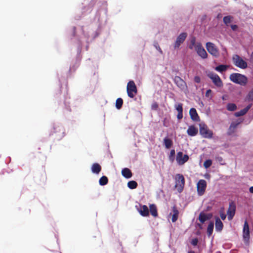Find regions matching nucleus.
Returning <instances> with one entry per match:
<instances>
[{"mask_svg": "<svg viewBox=\"0 0 253 253\" xmlns=\"http://www.w3.org/2000/svg\"><path fill=\"white\" fill-rule=\"evenodd\" d=\"M237 108V105L234 103H228L226 105V109L229 111H234Z\"/></svg>", "mask_w": 253, "mask_h": 253, "instance_id": "4c0bfd02", "label": "nucleus"}, {"mask_svg": "<svg viewBox=\"0 0 253 253\" xmlns=\"http://www.w3.org/2000/svg\"><path fill=\"white\" fill-rule=\"evenodd\" d=\"M236 210V205L235 202L231 201L229 202V208L227 211V215L228 220L230 221L233 219Z\"/></svg>", "mask_w": 253, "mask_h": 253, "instance_id": "2eb2a0df", "label": "nucleus"}, {"mask_svg": "<svg viewBox=\"0 0 253 253\" xmlns=\"http://www.w3.org/2000/svg\"><path fill=\"white\" fill-rule=\"evenodd\" d=\"M71 40L77 42V51L75 58L73 59L70 63L69 73L67 74V78L70 76L72 73L74 72L79 67L82 58L81 52L83 47V42L77 34L76 27L75 26H73L72 29Z\"/></svg>", "mask_w": 253, "mask_h": 253, "instance_id": "f257e3e1", "label": "nucleus"}, {"mask_svg": "<svg viewBox=\"0 0 253 253\" xmlns=\"http://www.w3.org/2000/svg\"><path fill=\"white\" fill-rule=\"evenodd\" d=\"M214 228V222L211 221L207 227V235L209 237H210L212 234Z\"/></svg>", "mask_w": 253, "mask_h": 253, "instance_id": "473e14b6", "label": "nucleus"}, {"mask_svg": "<svg viewBox=\"0 0 253 253\" xmlns=\"http://www.w3.org/2000/svg\"><path fill=\"white\" fill-rule=\"evenodd\" d=\"M187 134L191 137L197 135L198 133V128L194 125L189 126L186 131Z\"/></svg>", "mask_w": 253, "mask_h": 253, "instance_id": "412c9836", "label": "nucleus"}, {"mask_svg": "<svg viewBox=\"0 0 253 253\" xmlns=\"http://www.w3.org/2000/svg\"><path fill=\"white\" fill-rule=\"evenodd\" d=\"M123 104V99L120 97L118 98L116 101V104H115L116 108L117 109L119 110L122 107Z\"/></svg>", "mask_w": 253, "mask_h": 253, "instance_id": "58836bf2", "label": "nucleus"}, {"mask_svg": "<svg viewBox=\"0 0 253 253\" xmlns=\"http://www.w3.org/2000/svg\"><path fill=\"white\" fill-rule=\"evenodd\" d=\"M207 186V181L204 179H200L196 184L197 194L199 196L203 195Z\"/></svg>", "mask_w": 253, "mask_h": 253, "instance_id": "ddd939ff", "label": "nucleus"}, {"mask_svg": "<svg viewBox=\"0 0 253 253\" xmlns=\"http://www.w3.org/2000/svg\"><path fill=\"white\" fill-rule=\"evenodd\" d=\"M211 209V207H210V206H208L207 207V210H208L210 211Z\"/></svg>", "mask_w": 253, "mask_h": 253, "instance_id": "e2e57ef3", "label": "nucleus"}, {"mask_svg": "<svg viewBox=\"0 0 253 253\" xmlns=\"http://www.w3.org/2000/svg\"><path fill=\"white\" fill-rule=\"evenodd\" d=\"M97 0H91L87 6H84L82 8V15H85V12L89 13Z\"/></svg>", "mask_w": 253, "mask_h": 253, "instance_id": "4be33fe9", "label": "nucleus"}, {"mask_svg": "<svg viewBox=\"0 0 253 253\" xmlns=\"http://www.w3.org/2000/svg\"><path fill=\"white\" fill-rule=\"evenodd\" d=\"M201 105H202V106H204V104L202 101L201 102Z\"/></svg>", "mask_w": 253, "mask_h": 253, "instance_id": "774afa93", "label": "nucleus"}, {"mask_svg": "<svg viewBox=\"0 0 253 253\" xmlns=\"http://www.w3.org/2000/svg\"><path fill=\"white\" fill-rule=\"evenodd\" d=\"M189 159V157L188 154L183 155L182 151L177 152L175 159L178 165H183L188 161Z\"/></svg>", "mask_w": 253, "mask_h": 253, "instance_id": "dca6fc26", "label": "nucleus"}, {"mask_svg": "<svg viewBox=\"0 0 253 253\" xmlns=\"http://www.w3.org/2000/svg\"><path fill=\"white\" fill-rule=\"evenodd\" d=\"M102 7L98 9L94 16V19L97 20L98 26L97 30L92 35V39L94 40L99 36L101 32V27L103 25L106 24L107 21V9L106 7V2L101 1Z\"/></svg>", "mask_w": 253, "mask_h": 253, "instance_id": "f03ea898", "label": "nucleus"}, {"mask_svg": "<svg viewBox=\"0 0 253 253\" xmlns=\"http://www.w3.org/2000/svg\"><path fill=\"white\" fill-rule=\"evenodd\" d=\"M198 42H196V38L195 36H191L187 44V47L189 49L193 50L194 49L195 50V46L197 45Z\"/></svg>", "mask_w": 253, "mask_h": 253, "instance_id": "393cba45", "label": "nucleus"}, {"mask_svg": "<svg viewBox=\"0 0 253 253\" xmlns=\"http://www.w3.org/2000/svg\"><path fill=\"white\" fill-rule=\"evenodd\" d=\"M83 27H84L83 26H82L80 30H81V31H82V32L83 33V34H84V30H83Z\"/></svg>", "mask_w": 253, "mask_h": 253, "instance_id": "680f3d73", "label": "nucleus"}, {"mask_svg": "<svg viewBox=\"0 0 253 253\" xmlns=\"http://www.w3.org/2000/svg\"><path fill=\"white\" fill-rule=\"evenodd\" d=\"M188 253H195V252L191 250V251H189L188 252Z\"/></svg>", "mask_w": 253, "mask_h": 253, "instance_id": "69168bd1", "label": "nucleus"}, {"mask_svg": "<svg viewBox=\"0 0 253 253\" xmlns=\"http://www.w3.org/2000/svg\"><path fill=\"white\" fill-rule=\"evenodd\" d=\"M234 132H235V129L232 128V127H230V126H229V127L227 130V134L228 136H230V135H232Z\"/></svg>", "mask_w": 253, "mask_h": 253, "instance_id": "09e8293b", "label": "nucleus"}, {"mask_svg": "<svg viewBox=\"0 0 253 253\" xmlns=\"http://www.w3.org/2000/svg\"><path fill=\"white\" fill-rule=\"evenodd\" d=\"M200 134L205 138L211 139L213 137V132L210 130L205 123L199 124Z\"/></svg>", "mask_w": 253, "mask_h": 253, "instance_id": "39448f33", "label": "nucleus"}, {"mask_svg": "<svg viewBox=\"0 0 253 253\" xmlns=\"http://www.w3.org/2000/svg\"><path fill=\"white\" fill-rule=\"evenodd\" d=\"M126 91L127 95L130 98H133L135 93L137 92L136 86L135 83L132 80H130L127 84Z\"/></svg>", "mask_w": 253, "mask_h": 253, "instance_id": "4468645a", "label": "nucleus"}, {"mask_svg": "<svg viewBox=\"0 0 253 253\" xmlns=\"http://www.w3.org/2000/svg\"><path fill=\"white\" fill-rule=\"evenodd\" d=\"M163 126L165 127H167L169 126V122L166 118H164L163 120Z\"/></svg>", "mask_w": 253, "mask_h": 253, "instance_id": "603ef678", "label": "nucleus"}, {"mask_svg": "<svg viewBox=\"0 0 253 253\" xmlns=\"http://www.w3.org/2000/svg\"><path fill=\"white\" fill-rule=\"evenodd\" d=\"M247 113L245 111V110L244 109H241L240 111L236 112L234 113V116L236 117H239L240 116H243L245 114H246Z\"/></svg>", "mask_w": 253, "mask_h": 253, "instance_id": "37998d69", "label": "nucleus"}, {"mask_svg": "<svg viewBox=\"0 0 253 253\" xmlns=\"http://www.w3.org/2000/svg\"><path fill=\"white\" fill-rule=\"evenodd\" d=\"M214 219L215 231L217 232H220L223 230V224L219 217L215 216Z\"/></svg>", "mask_w": 253, "mask_h": 253, "instance_id": "5701e85b", "label": "nucleus"}, {"mask_svg": "<svg viewBox=\"0 0 253 253\" xmlns=\"http://www.w3.org/2000/svg\"><path fill=\"white\" fill-rule=\"evenodd\" d=\"M245 101L247 102H253V88L251 89L245 97Z\"/></svg>", "mask_w": 253, "mask_h": 253, "instance_id": "f704fd0d", "label": "nucleus"}, {"mask_svg": "<svg viewBox=\"0 0 253 253\" xmlns=\"http://www.w3.org/2000/svg\"><path fill=\"white\" fill-rule=\"evenodd\" d=\"M194 81L198 84H200L201 82V77L199 76H195L194 78Z\"/></svg>", "mask_w": 253, "mask_h": 253, "instance_id": "3c124183", "label": "nucleus"}, {"mask_svg": "<svg viewBox=\"0 0 253 253\" xmlns=\"http://www.w3.org/2000/svg\"><path fill=\"white\" fill-rule=\"evenodd\" d=\"M211 93L212 90L211 89H207L205 93V96L207 97H209Z\"/></svg>", "mask_w": 253, "mask_h": 253, "instance_id": "864d4df0", "label": "nucleus"}, {"mask_svg": "<svg viewBox=\"0 0 253 253\" xmlns=\"http://www.w3.org/2000/svg\"><path fill=\"white\" fill-rule=\"evenodd\" d=\"M62 79L58 77V81L60 85V89L57 91V92L55 94V98L57 100L59 105L62 107L64 108L69 111H71L70 106L69 105L70 98L68 97L67 95H66L65 93L62 94L61 92L62 87Z\"/></svg>", "mask_w": 253, "mask_h": 253, "instance_id": "7ed1b4c3", "label": "nucleus"}, {"mask_svg": "<svg viewBox=\"0 0 253 253\" xmlns=\"http://www.w3.org/2000/svg\"><path fill=\"white\" fill-rule=\"evenodd\" d=\"M197 226L200 229H202V228H203V226L201 224H199V223H198L197 224Z\"/></svg>", "mask_w": 253, "mask_h": 253, "instance_id": "052dcab7", "label": "nucleus"}, {"mask_svg": "<svg viewBox=\"0 0 253 253\" xmlns=\"http://www.w3.org/2000/svg\"><path fill=\"white\" fill-rule=\"evenodd\" d=\"M228 67V66L224 64H219L218 66H216L215 68V70L219 73H222L224 71H225Z\"/></svg>", "mask_w": 253, "mask_h": 253, "instance_id": "72a5a7b5", "label": "nucleus"}, {"mask_svg": "<svg viewBox=\"0 0 253 253\" xmlns=\"http://www.w3.org/2000/svg\"><path fill=\"white\" fill-rule=\"evenodd\" d=\"M187 37V34L185 32H181L176 38L174 44L175 49H179L180 45L183 43Z\"/></svg>", "mask_w": 253, "mask_h": 253, "instance_id": "f3484780", "label": "nucleus"}, {"mask_svg": "<svg viewBox=\"0 0 253 253\" xmlns=\"http://www.w3.org/2000/svg\"><path fill=\"white\" fill-rule=\"evenodd\" d=\"M175 151L174 149H172L170 151V153L169 155V161L170 162L173 163L175 160Z\"/></svg>", "mask_w": 253, "mask_h": 253, "instance_id": "ea45409f", "label": "nucleus"}, {"mask_svg": "<svg viewBox=\"0 0 253 253\" xmlns=\"http://www.w3.org/2000/svg\"><path fill=\"white\" fill-rule=\"evenodd\" d=\"M231 28L233 31H236L238 28V26L236 24H232L231 25Z\"/></svg>", "mask_w": 253, "mask_h": 253, "instance_id": "6e6d98bb", "label": "nucleus"}, {"mask_svg": "<svg viewBox=\"0 0 253 253\" xmlns=\"http://www.w3.org/2000/svg\"><path fill=\"white\" fill-rule=\"evenodd\" d=\"M89 47V45L87 44L86 45V47H85V48H86V50H88V48Z\"/></svg>", "mask_w": 253, "mask_h": 253, "instance_id": "338daca9", "label": "nucleus"}, {"mask_svg": "<svg viewBox=\"0 0 253 253\" xmlns=\"http://www.w3.org/2000/svg\"><path fill=\"white\" fill-rule=\"evenodd\" d=\"M249 191L251 193L253 194V186L250 187Z\"/></svg>", "mask_w": 253, "mask_h": 253, "instance_id": "bf43d9fd", "label": "nucleus"}, {"mask_svg": "<svg viewBox=\"0 0 253 253\" xmlns=\"http://www.w3.org/2000/svg\"><path fill=\"white\" fill-rule=\"evenodd\" d=\"M229 79L233 83L241 86H246L248 82V78L246 75L238 73L231 74Z\"/></svg>", "mask_w": 253, "mask_h": 253, "instance_id": "20e7f679", "label": "nucleus"}, {"mask_svg": "<svg viewBox=\"0 0 253 253\" xmlns=\"http://www.w3.org/2000/svg\"><path fill=\"white\" fill-rule=\"evenodd\" d=\"M172 217H171V221L172 222H175L178 219V215H179V211L177 209L176 206L174 205L172 207Z\"/></svg>", "mask_w": 253, "mask_h": 253, "instance_id": "c85d7f7f", "label": "nucleus"}, {"mask_svg": "<svg viewBox=\"0 0 253 253\" xmlns=\"http://www.w3.org/2000/svg\"><path fill=\"white\" fill-rule=\"evenodd\" d=\"M252 103H250L249 104H248L247 106H246L245 108H244L243 109L244 110H245V111L246 113H247L248 112V111L251 109V108L252 107Z\"/></svg>", "mask_w": 253, "mask_h": 253, "instance_id": "5fc2aeb1", "label": "nucleus"}, {"mask_svg": "<svg viewBox=\"0 0 253 253\" xmlns=\"http://www.w3.org/2000/svg\"><path fill=\"white\" fill-rule=\"evenodd\" d=\"M94 91V87L93 86H90L86 89V93L87 95L92 94Z\"/></svg>", "mask_w": 253, "mask_h": 253, "instance_id": "c03bdc74", "label": "nucleus"}, {"mask_svg": "<svg viewBox=\"0 0 253 253\" xmlns=\"http://www.w3.org/2000/svg\"><path fill=\"white\" fill-rule=\"evenodd\" d=\"M158 108H159V105L157 102H155L152 103V104L151 105V109L152 110H157Z\"/></svg>", "mask_w": 253, "mask_h": 253, "instance_id": "8fccbe9b", "label": "nucleus"}, {"mask_svg": "<svg viewBox=\"0 0 253 253\" xmlns=\"http://www.w3.org/2000/svg\"><path fill=\"white\" fill-rule=\"evenodd\" d=\"M232 60L235 66L242 69H245L248 67L247 62L238 54H234Z\"/></svg>", "mask_w": 253, "mask_h": 253, "instance_id": "0eeeda50", "label": "nucleus"}, {"mask_svg": "<svg viewBox=\"0 0 253 253\" xmlns=\"http://www.w3.org/2000/svg\"><path fill=\"white\" fill-rule=\"evenodd\" d=\"M205 177L206 178V179H209L210 178H211V175L210 174H208V173H206L204 175Z\"/></svg>", "mask_w": 253, "mask_h": 253, "instance_id": "13d9d810", "label": "nucleus"}, {"mask_svg": "<svg viewBox=\"0 0 253 253\" xmlns=\"http://www.w3.org/2000/svg\"><path fill=\"white\" fill-rule=\"evenodd\" d=\"M215 160L216 162H219L220 165L224 166L226 165V163L224 162L223 159L221 156H216L215 157Z\"/></svg>", "mask_w": 253, "mask_h": 253, "instance_id": "79ce46f5", "label": "nucleus"}, {"mask_svg": "<svg viewBox=\"0 0 253 253\" xmlns=\"http://www.w3.org/2000/svg\"><path fill=\"white\" fill-rule=\"evenodd\" d=\"M250 233L249 225L247 220H246L243 225L242 237L244 243L247 246H249L250 245V240L251 238Z\"/></svg>", "mask_w": 253, "mask_h": 253, "instance_id": "423d86ee", "label": "nucleus"}, {"mask_svg": "<svg viewBox=\"0 0 253 253\" xmlns=\"http://www.w3.org/2000/svg\"><path fill=\"white\" fill-rule=\"evenodd\" d=\"M175 109L177 112V119L179 120L182 119L183 115V104L182 103H177L174 104Z\"/></svg>", "mask_w": 253, "mask_h": 253, "instance_id": "aec40b11", "label": "nucleus"}, {"mask_svg": "<svg viewBox=\"0 0 253 253\" xmlns=\"http://www.w3.org/2000/svg\"><path fill=\"white\" fill-rule=\"evenodd\" d=\"M108 183V178L105 175L102 176L99 179V184L101 186H105Z\"/></svg>", "mask_w": 253, "mask_h": 253, "instance_id": "c9c22d12", "label": "nucleus"}, {"mask_svg": "<svg viewBox=\"0 0 253 253\" xmlns=\"http://www.w3.org/2000/svg\"><path fill=\"white\" fill-rule=\"evenodd\" d=\"M53 133L56 134V138L58 140L62 139L65 135V132L62 126L59 124H54L53 130L51 131L50 135H53Z\"/></svg>", "mask_w": 253, "mask_h": 253, "instance_id": "9b49d317", "label": "nucleus"}, {"mask_svg": "<svg viewBox=\"0 0 253 253\" xmlns=\"http://www.w3.org/2000/svg\"><path fill=\"white\" fill-rule=\"evenodd\" d=\"M121 173L122 176L126 179H129L132 176V173L131 170L127 168L122 169Z\"/></svg>", "mask_w": 253, "mask_h": 253, "instance_id": "bb28decb", "label": "nucleus"}, {"mask_svg": "<svg viewBox=\"0 0 253 253\" xmlns=\"http://www.w3.org/2000/svg\"><path fill=\"white\" fill-rule=\"evenodd\" d=\"M219 215H220L221 219L222 220H224L226 218V216H227V214H226L224 213L223 209H221L219 211Z\"/></svg>", "mask_w": 253, "mask_h": 253, "instance_id": "a18cd8bd", "label": "nucleus"}, {"mask_svg": "<svg viewBox=\"0 0 253 253\" xmlns=\"http://www.w3.org/2000/svg\"><path fill=\"white\" fill-rule=\"evenodd\" d=\"M243 122V119L242 118H238L234 121H232L230 125V127L235 129L237 128L238 126Z\"/></svg>", "mask_w": 253, "mask_h": 253, "instance_id": "7c9ffc66", "label": "nucleus"}, {"mask_svg": "<svg viewBox=\"0 0 253 253\" xmlns=\"http://www.w3.org/2000/svg\"><path fill=\"white\" fill-rule=\"evenodd\" d=\"M195 51L196 52L197 55L201 58V59L204 60L208 58L209 55L201 42H197V45L195 46Z\"/></svg>", "mask_w": 253, "mask_h": 253, "instance_id": "f8f14e48", "label": "nucleus"}, {"mask_svg": "<svg viewBox=\"0 0 253 253\" xmlns=\"http://www.w3.org/2000/svg\"><path fill=\"white\" fill-rule=\"evenodd\" d=\"M207 76L212 82L213 84L217 87H221L223 86V83L219 76L216 73L209 71L207 73Z\"/></svg>", "mask_w": 253, "mask_h": 253, "instance_id": "1a4fd4ad", "label": "nucleus"}, {"mask_svg": "<svg viewBox=\"0 0 253 253\" xmlns=\"http://www.w3.org/2000/svg\"><path fill=\"white\" fill-rule=\"evenodd\" d=\"M251 59L253 60V52H252L251 53Z\"/></svg>", "mask_w": 253, "mask_h": 253, "instance_id": "0e129e2a", "label": "nucleus"}, {"mask_svg": "<svg viewBox=\"0 0 253 253\" xmlns=\"http://www.w3.org/2000/svg\"><path fill=\"white\" fill-rule=\"evenodd\" d=\"M136 208L141 216L143 217H148L149 216V209L146 205H140L138 208L136 206Z\"/></svg>", "mask_w": 253, "mask_h": 253, "instance_id": "a211bd4d", "label": "nucleus"}, {"mask_svg": "<svg viewBox=\"0 0 253 253\" xmlns=\"http://www.w3.org/2000/svg\"><path fill=\"white\" fill-rule=\"evenodd\" d=\"M149 211L151 214L154 217L158 216L157 206L154 204H152L149 205Z\"/></svg>", "mask_w": 253, "mask_h": 253, "instance_id": "c756f323", "label": "nucleus"}, {"mask_svg": "<svg viewBox=\"0 0 253 253\" xmlns=\"http://www.w3.org/2000/svg\"><path fill=\"white\" fill-rule=\"evenodd\" d=\"M101 166L98 163H93L91 167V171L92 173L98 174L101 171Z\"/></svg>", "mask_w": 253, "mask_h": 253, "instance_id": "a878e982", "label": "nucleus"}, {"mask_svg": "<svg viewBox=\"0 0 253 253\" xmlns=\"http://www.w3.org/2000/svg\"><path fill=\"white\" fill-rule=\"evenodd\" d=\"M173 81L178 87L182 89L184 88V86L186 85L185 82L177 76H175Z\"/></svg>", "mask_w": 253, "mask_h": 253, "instance_id": "b1692460", "label": "nucleus"}, {"mask_svg": "<svg viewBox=\"0 0 253 253\" xmlns=\"http://www.w3.org/2000/svg\"><path fill=\"white\" fill-rule=\"evenodd\" d=\"M205 45L208 52L212 56L217 58L219 56V49L214 43L211 42H208Z\"/></svg>", "mask_w": 253, "mask_h": 253, "instance_id": "6e6552de", "label": "nucleus"}, {"mask_svg": "<svg viewBox=\"0 0 253 253\" xmlns=\"http://www.w3.org/2000/svg\"><path fill=\"white\" fill-rule=\"evenodd\" d=\"M185 185V179L182 174H177L175 176V187L178 193H181Z\"/></svg>", "mask_w": 253, "mask_h": 253, "instance_id": "9d476101", "label": "nucleus"}, {"mask_svg": "<svg viewBox=\"0 0 253 253\" xmlns=\"http://www.w3.org/2000/svg\"><path fill=\"white\" fill-rule=\"evenodd\" d=\"M163 144L166 149H169L173 145V142L167 135L163 139Z\"/></svg>", "mask_w": 253, "mask_h": 253, "instance_id": "cd10ccee", "label": "nucleus"}, {"mask_svg": "<svg viewBox=\"0 0 253 253\" xmlns=\"http://www.w3.org/2000/svg\"><path fill=\"white\" fill-rule=\"evenodd\" d=\"M198 219L201 223L204 224L206 221H208L206 213L202 211L199 214Z\"/></svg>", "mask_w": 253, "mask_h": 253, "instance_id": "2f4dec72", "label": "nucleus"}, {"mask_svg": "<svg viewBox=\"0 0 253 253\" xmlns=\"http://www.w3.org/2000/svg\"><path fill=\"white\" fill-rule=\"evenodd\" d=\"M231 18L230 16H225L223 18V22L226 25L229 24L231 21Z\"/></svg>", "mask_w": 253, "mask_h": 253, "instance_id": "49530a36", "label": "nucleus"}, {"mask_svg": "<svg viewBox=\"0 0 253 253\" xmlns=\"http://www.w3.org/2000/svg\"><path fill=\"white\" fill-rule=\"evenodd\" d=\"M212 160L210 159H206L204 161L203 166L206 169H207L209 168L212 165Z\"/></svg>", "mask_w": 253, "mask_h": 253, "instance_id": "a19ab883", "label": "nucleus"}, {"mask_svg": "<svg viewBox=\"0 0 253 253\" xmlns=\"http://www.w3.org/2000/svg\"><path fill=\"white\" fill-rule=\"evenodd\" d=\"M190 243L193 246H197L198 244V239L197 238H192L190 241Z\"/></svg>", "mask_w": 253, "mask_h": 253, "instance_id": "de8ad7c7", "label": "nucleus"}, {"mask_svg": "<svg viewBox=\"0 0 253 253\" xmlns=\"http://www.w3.org/2000/svg\"><path fill=\"white\" fill-rule=\"evenodd\" d=\"M138 184L136 181L132 180L127 182V186L131 190L136 188Z\"/></svg>", "mask_w": 253, "mask_h": 253, "instance_id": "e433bc0d", "label": "nucleus"}, {"mask_svg": "<svg viewBox=\"0 0 253 253\" xmlns=\"http://www.w3.org/2000/svg\"><path fill=\"white\" fill-rule=\"evenodd\" d=\"M206 215L208 217V221L210 220L212 217V214L211 213H206Z\"/></svg>", "mask_w": 253, "mask_h": 253, "instance_id": "4d7b16f0", "label": "nucleus"}, {"mask_svg": "<svg viewBox=\"0 0 253 253\" xmlns=\"http://www.w3.org/2000/svg\"><path fill=\"white\" fill-rule=\"evenodd\" d=\"M189 115L191 119L193 121L195 122H199L200 121V117L195 108L192 107L190 108L189 110Z\"/></svg>", "mask_w": 253, "mask_h": 253, "instance_id": "6ab92c4d", "label": "nucleus"}]
</instances>
